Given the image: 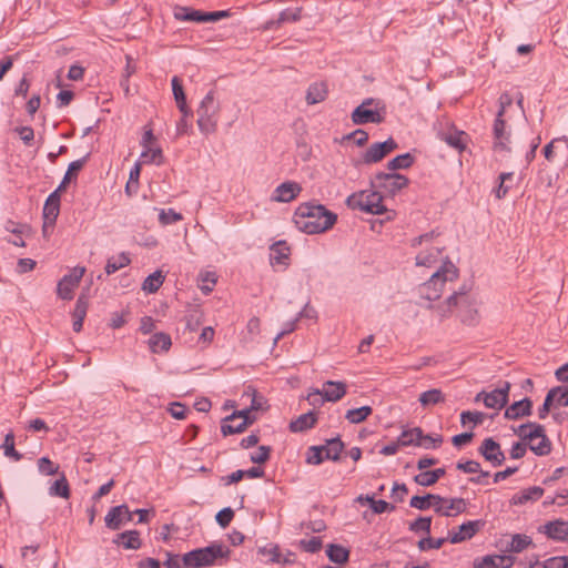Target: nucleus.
<instances>
[{
  "label": "nucleus",
  "instance_id": "obj_31",
  "mask_svg": "<svg viewBox=\"0 0 568 568\" xmlns=\"http://www.w3.org/2000/svg\"><path fill=\"white\" fill-rule=\"evenodd\" d=\"M398 444L400 446H409V445H418L423 446L425 448H429V445L426 443H422V429L420 428H413L409 430H405L400 434L398 437Z\"/></svg>",
  "mask_w": 568,
  "mask_h": 568
},
{
  "label": "nucleus",
  "instance_id": "obj_56",
  "mask_svg": "<svg viewBox=\"0 0 568 568\" xmlns=\"http://www.w3.org/2000/svg\"><path fill=\"white\" fill-rule=\"evenodd\" d=\"M159 220L161 224L169 225L176 223L182 220V215L178 212H175L173 209L169 210H161L159 214Z\"/></svg>",
  "mask_w": 568,
  "mask_h": 568
},
{
  "label": "nucleus",
  "instance_id": "obj_48",
  "mask_svg": "<svg viewBox=\"0 0 568 568\" xmlns=\"http://www.w3.org/2000/svg\"><path fill=\"white\" fill-rule=\"evenodd\" d=\"M199 278V287L206 295L213 291V287L217 281L216 274L214 272L209 271L201 272Z\"/></svg>",
  "mask_w": 568,
  "mask_h": 568
},
{
  "label": "nucleus",
  "instance_id": "obj_60",
  "mask_svg": "<svg viewBox=\"0 0 568 568\" xmlns=\"http://www.w3.org/2000/svg\"><path fill=\"white\" fill-rule=\"evenodd\" d=\"M430 525L432 519L429 517H419L409 525V529L415 532L423 531L429 534Z\"/></svg>",
  "mask_w": 568,
  "mask_h": 568
},
{
  "label": "nucleus",
  "instance_id": "obj_18",
  "mask_svg": "<svg viewBox=\"0 0 568 568\" xmlns=\"http://www.w3.org/2000/svg\"><path fill=\"white\" fill-rule=\"evenodd\" d=\"M132 520V513L128 506L120 505L110 509L105 516V525L110 529H119L123 524Z\"/></svg>",
  "mask_w": 568,
  "mask_h": 568
},
{
  "label": "nucleus",
  "instance_id": "obj_3",
  "mask_svg": "<svg viewBox=\"0 0 568 568\" xmlns=\"http://www.w3.org/2000/svg\"><path fill=\"white\" fill-rule=\"evenodd\" d=\"M458 277V270L450 261H445L442 266L419 287V293L428 301L438 300L446 283L454 282Z\"/></svg>",
  "mask_w": 568,
  "mask_h": 568
},
{
  "label": "nucleus",
  "instance_id": "obj_44",
  "mask_svg": "<svg viewBox=\"0 0 568 568\" xmlns=\"http://www.w3.org/2000/svg\"><path fill=\"white\" fill-rule=\"evenodd\" d=\"M414 163V158L410 153H404L395 156L387 163V169L390 171L408 169Z\"/></svg>",
  "mask_w": 568,
  "mask_h": 568
},
{
  "label": "nucleus",
  "instance_id": "obj_52",
  "mask_svg": "<svg viewBox=\"0 0 568 568\" xmlns=\"http://www.w3.org/2000/svg\"><path fill=\"white\" fill-rule=\"evenodd\" d=\"M432 499H438L437 497H434L433 494H427L425 496H413L409 501V506L412 508H416L419 510H426L430 508V501Z\"/></svg>",
  "mask_w": 568,
  "mask_h": 568
},
{
  "label": "nucleus",
  "instance_id": "obj_2",
  "mask_svg": "<svg viewBox=\"0 0 568 568\" xmlns=\"http://www.w3.org/2000/svg\"><path fill=\"white\" fill-rule=\"evenodd\" d=\"M221 112V101L214 90H210L196 109V123L202 134L209 135L216 131Z\"/></svg>",
  "mask_w": 568,
  "mask_h": 568
},
{
  "label": "nucleus",
  "instance_id": "obj_7",
  "mask_svg": "<svg viewBox=\"0 0 568 568\" xmlns=\"http://www.w3.org/2000/svg\"><path fill=\"white\" fill-rule=\"evenodd\" d=\"M346 204L353 210H359L369 214H382L386 211L383 196L376 190H364L351 194Z\"/></svg>",
  "mask_w": 568,
  "mask_h": 568
},
{
  "label": "nucleus",
  "instance_id": "obj_30",
  "mask_svg": "<svg viewBox=\"0 0 568 568\" xmlns=\"http://www.w3.org/2000/svg\"><path fill=\"white\" fill-rule=\"evenodd\" d=\"M114 542L122 545L125 549H139L141 547L140 534L136 530L121 532Z\"/></svg>",
  "mask_w": 568,
  "mask_h": 568
},
{
  "label": "nucleus",
  "instance_id": "obj_46",
  "mask_svg": "<svg viewBox=\"0 0 568 568\" xmlns=\"http://www.w3.org/2000/svg\"><path fill=\"white\" fill-rule=\"evenodd\" d=\"M530 545H532V539L529 536L516 534L511 537L508 550L513 552H521Z\"/></svg>",
  "mask_w": 568,
  "mask_h": 568
},
{
  "label": "nucleus",
  "instance_id": "obj_57",
  "mask_svg": "<svg viewBox=\"0 0 568 568\" xmlns=\"http://www.w3.org/2000/svg\"><path fill=\"white\" fill-rule=\"evenodd\" d=\"M171 84H172V91H173V95H174V100H175L176 104L183 105L184 102L186 101V97H185L181 80L178 77H173Z\"/></svg>",
  "mask_w": 568,
  "mask_h": 568
},
{
  "label": "nucleus",
  "instance_id": "obj_20",
  "mask_svg": "<svg viewBox=\"0 0 568 568\" xmlns=\"http://www.w3.org/2000/svg\"><path fill=\"white\" fill-rule=\"evenodd\" d=\"M89 307V294L87 292H82L75 303L74 311L72 313L73 323L72 327L73 331L79 333L82 329L83 321L87 316Z\"/></svg>",
  "mask_w": 568,
  "mask_h": 568
},
{
  "label": "nucleus",
  "instance_id": "obj_6",
  "mask_svg": "<svg viewBox=\"0 0 568 568\" xmlns=\"http://www.w3.org/2000/svg\"><path fill=\"white\" fill-rule=\"evenodd\" d=\"M446 305L449 313L454 308L457 310V315L463 324L475 326L479 323L478 310L466 292H455L447 298Z\"/></svg>",
  "mask_w": 568,
  "mask_h": 568
},
{
  "label": "nucleus",
  "instance_id": "obj_23",
  "mask_svg": "<svg viewBox=\"0 0 568 568\" xmlns=\"http://www.w3.org/2000/svg\"><path fill=\"white\" fill-rule=\"evenodd\" d=\"M291 250L285 241H278L270 247V261L272 265L288 264Z\"/></svg>",
  "mask_w": 568,
  "mask_h": 568
},
{
  "label": "nucleus",
  "instance_id": "obj_33",
  "mask_svg": "<svg viewBox=\"0 0 568 568\" xmlns=\"http://www.w3.org/2000/svg\"><path fill=\"white\" fill-rule=\"evenodd\" d=\"M327 95V88L326 84L323 82H316L308 87L307 93H306V101L308 104H316L326 99Z\"/></svg>",
  "mask_w": 568,
  "mask_h": 568
},
{
  "label": "nucleus",
  "instance_id": "obj_38",
  "mask_svg": "<svg viewBox=\"0 0 568 568\" xmlns=\"http://www.w3.org/2000/svg\"><path fill=\"white\" fill-rule=\"evenodd\" d=\"M325 453L326 459L337 460L339 458L341 453L344 449L343 442L337 438H332L326 442L325 445L322 446Z\"/></svg>",
  "mask_w": 568,
  "mask_h": 568
},
{
  "label": "nucleus",
  "instance_id": "obj_5",
  "mask_svg": "<svg viewBox=\"0 0 568 568\" xmlns=\"http://www.w3.org/2000/svg\"><path fill=\"white\" fill-rule=\"evenodd\" d=\"M230 549L221 544H212L205 548H199L183 556V565L187 568H201L211 566L219 558H227Z\"/></svg>",
  "mask_w": 568,
  "mask_h": 568
},
{
  "label": "nucleus",
  "instance_id": "obj_53",
  "mask_svg": "<svg viewBox=\"0 0 568 568\" xmlns=\"http://www.w3.org/2000/svg\"><path fill=\"white\" fill-rule=\"evenodd\" d=\"M301 14H302V8L283 10L280 13L278 19L276 20V24L281 26L284 22L298 21L301 19Z\"/></svg>",
  "mask_w": 568,
  "mask_h": 568
},
{
  "label": "nucleus",
  "instance_id": "obj_40",
  "mask_svg": "<svg viewBox=\"0 0 568 568\" xmlns=\"http://www.w3.org/2000/svg\"><path fill=\"white\" fill-rule=\"evenodd\" d=\"M186 328L195 332L203 323V312L200 307H191L185 315Z\"/></svg>",
  "mask_w": 568,
  "mask_h": 568
},
{
  "label": "nucleus",
  "instance_id": "obj_27",
  "mask_svg": "<svg viewBox=\"0 0 568 568\" xmlns=\"http://www.w3.org/2000/svg\"><path fill=\"white\" fill-rule=\"evenodd\" d=\"M467 503L464 498H446L444 509L439 510L440 516H457L466 511Z\"/></svg>",
  "mask_w": 568,
  "mask_h": 568
},
{
  "label": "nucleus",
  "instance_id": "obj_61",
  "mask_svg": "<svg viewBox=\"0 0 568 568\" xmlns=\"http://www.w3.org/2000/svg\"><path fill=\"white\" fill-rule=\"evenodd\" d=\"M513 176H514V174L511 172L501 173L499 175L500 183H499L498 187L495 191L497 199L500 200V199H503V197H505L507 195L509 186L506 185V181L511 180Z\"/></svg>",
  "mask_w": 568,
  "mask_h": 568
},
{
  "label": "nucleus",
  "instance_id": "obj_45",
  "mask_svg": "<svg viewBox=\"0 0 568 568\" xmlns=\"http://www.w3.org/2000/svg\"><path fill=\"white\" fill-rule=\"evenodd\" d=\"M131 262L130 257L125 253H121L116 257H111L108 260L105 265V272L106 274H113L116 271L121 270L122 267H125Z\"/></svg>",
  "mask_w": 568,
  "mask_h": 568
},
{
  "label": "nucleus",
  "instance_id": "obj_62",
  "mask_svg": "<svg viewBox=\"0 0 568 568\" xmlns=\"http://www.w3.org/2000/svg\"><path fill=\"white\" fill-rule=\"evenodd\" d=\"M233 517H234V511L230 507H227V508H223L222 510H220L216 514L215 519L221 527L225 528L230 525Z\"/></svg>",
  "mask_w": 568,
  "mask_h": 568
},
{
  "label": "nucleus",
  "instance_id": "obj_12",
  "mask_svg": "<svg viewBox=\"0 0 568 568\" xmlns=\"http://www.w3.org/2000/svg\"><path fill=\"white\" fill-rule=\"evenodd\" d=\"M347 392V385L344 382L327 381L323 385V389H316L308 394L307 399L314 404L315 397L322 396L323 400L337 402L342 399Z\"/></svg>",
  "mask_w": 568,
  "mask_h": 568
},
{
  "label": "nucleus",
  "instance_id": "obj_59",
  "mask_svg": "<svg viewBox=\"0 0 568 568\" xmlns=\"http://www.w3.org/2000/svg\"><path fill=\"white\" fill-rule=\"evenodd\" d=\"M538 568H568V556L551 557L545 560Z\"/></svg>",
  "mask_w": 568,
  "mask_h": 568
},
{
  "label": "nucleus",
  "instance_id": "obj_14",
  "mask_svg": "<svg viewBox=\"0 0 568 568\" xmlns=\"http://www.w3.org/2000/svg\"><path fill=\"white\" fill-rule=\"evenodd\" d=\"M372 103L373 99H366L352 112V121L354 124H378L383 122L384 118L377 110H372L367 108Z\"/></svg>",
  "mask_w": 568,
  "mask_h": 568
},
{
  "label": "nucleus",
  "instance_id": "obj_35",
  "mask_svg": "<svg viewBox=\"0 0 568 568\" xmlns=\"http://www.w3.org/2000/svg\"><path fill=\"white\" fill-rule=\"evenodd\" d=\"M172 345L170 335L165 333H156L149 339V346L153 353L168 351Z\"/></svg>",
  "mask_w": 568,
  "mask_h": 568
},
{
  "label": "nucleus",
  "instance_id": "obj_10",
  "mask_svg": "<svg viewBox=\"0 0 568 568\" xmlns=\"http://www.w3.org/2000/svg\"><path fill=\"white\" fill-rule=\"evenodd\" d=\"M409 180L398 173H385L378 172L375 174L372 185L376 189H381L384 192L395 195L403 189L407 187Z\"/></svg>",
  "mask_w": 568,
  "mask_h": 568
},
{
  "label": "nucleus",
  "instance_id": "obj_36",
  "mask_svg": "<svg viewBox=\"0 0 568 568\" xmlns=\"http://www.w3.org/2000/svg\"><path fill=\"white\" fill-rule=\"evenodd\" d=\"M465 138L466 134L463 131L442 133V140L458 151H463L466 148Z\"/></svg>",
  "mask_w": 568,
  "mask_h": 568
},
{
  "label": "nucleus",
  "instance_id": "obj_51",
  "mask_svg": "<svg viewBox=\"0 0 568 568\" xmlns=\"http://www.w3.org/2000/svg\"><path fill=\"white\" fill-rule=\"evenodd\" d=\"M38 469L42 475L52 476L59 473V465L51 462L48 457L38 459Z\"/></svg>",
  "mask_w": 568,
  "mask_h": 568
},
{
  "label": "nucleus",
  "instance_id": "obj_58",
  "mask_svg": "<svg viewBox=\"0 0 568 568\" xmlns=\"http://www.w3.org/2000/svg\"><path fill=\"white\" fill-rule=\"evenodd\" d=\"M258 552L268 558L271 562H281L282 557L280 552V547L277 545H270L263 548H260Z\"/></svg>",
  "mask_w": 568,
  "mask_h": 568
},
{
  "label": "nucleus",
  "instance_id": "obj_22",
  "mask_svg": "<svg viewBox=\"0 0 568 568\" xmlns=\"http://www.w3.org/2000/svg\"><path fill=\"white\" fill-rule=\"evenodd\" d=\"M480 526L481 524L479 520L464 523L458 527L457 531L449 534L448 539L452 544H459L468 540L479 530Z\"/></svg>",
  "mask_w": 568,
  "mask_h": 568
},
{
  "label": "nucleus",
  "instance_id": "obj_16",
  "mask_svg": "<svg viewBox=\"0 0 568 568\" xmlns=\"http://www.w3.org/2000/svg\"><path fill=\"white\" fill-rule=\"evenodd\" d=\"M509 390L510 383L505 382L499 388L493 389L491 392H487L484 405L487 408L500 410L508 403Z\"/></svg>",
  "mask_w": 568,
  "mask_h": 568
},
{
  "label": "nucleus",
  "instance_id": "obj_28",
  "mask_svg": "<svg viewBox=\"0 0 568 568\" xmlns=\"http://www.w3.org/2000/svg\"><path fill=\"white\" fill-rule=\"evenodd\" d=\"M174 18L180 21L206 22V12L178 7L174 10Z\"/></svg>",
  "mask_w": 568,
  "mask_h": 568
},
{
  "label": "nucleus",
  "instance_id": "obj_55",
  "mask_svg": "<svg viewBox=\"0 0 568 568\" xmlns=\"http://www.w3.org/2000/svg\"><path fill=\"white\" fill-rule=\"evenodd\" d=\"M325 458V453L322 446H312L308 449L306 462L312 465L321 464Z\"/></svg>",
  "mask_w": 568,
  "mask_h": 568
},
{
  "label": "nucleus",
  "instance_id": "obj_24",
  "mask_svg": "<svg viewBox=\"0 0 568 568\" xmlns=\"http://www.w3.org/2000/svg\"><path fill=\"white\" fill-rule=\"evenodd\" d=\"M544 532L554 540L568 541V521H549L544 526Z\"/></svg>",
  "mask_w": 568,
  "mask_h": 568
},
{
  "label": "nucleus",
  "instance_id": "obj_15",
  "mask_svg": "<svg viewBox=\"0 0 568 568\" xmlns=\"http://www.w3.org/2000/svg\"><path fill=\"white\" fill-rule=\"evenodd\" d=\"M494 149L496 151L509 152L510 132L507 131L503 116H496L493 125Z\"/></svg>",
  "mask_w": 568,
  "mask_h": 568
},
{
  "label": "nucleus",
  "instance_id": "obj_37",
  "mask_svg": "<svg viewBox=\"0 0 568 568\" xmlns=\"http://www.w3.org/2000/svg\"><path fill=\"white\" fill-rule=\"evenodd\" d=\"M164 278L162 271H155L144 280L142 290L146 293H155L163 284Z\"/></svg>",
  "mask_w": 568,
  "mask_h": 568
},
{
  "label": "nucleus",
  "instance_id": "obj_64",
  "mask_svg": "<svg viewBox=\"0 0 568 568\" xmlns=\"http://www.w3.org/2000/svg\"><path fill=\"white\" fill-rule=\"evenodd\" d=\"M271 448L268 446H260L257 452L251 455V462L255 464H264L270 458Z\"/></svg>",
  "mask_w": 568,
  "mask_h": 568
},
{
  "label": "nucleus",
  "instance_id": "obj_26",
  "mask_svg": "<svg viewBox=\"0 0 568 568\" xmlns=\"http://www.w3.org/2000/svg\"><path fill=\"white\" fill-rule=\"evenodd\" d=\"M59 207L60 194H58V191H54L48 196L43 206V216L45 221L54 223L59 215Z\"/></svg>",
  "mask_w": 568,
  "mask_h": 568
},
{
  "label": "nucleus",
  "instance_id": "obj_8",
  "mask_svg": "<svg viewBox=\"0 0 568 568\" xmlns=\"http://www.w3.org/2000/svg\"><path fill=\"white\" fill-rule=\"evenodd\" d=\"M260 408L256 399L252 398L250 408L234 412L232 415L225 417L222 422L221 432L224 436L239 434L245 430V428L254 422V417L251 416L253 410Z\"/></svg>",
  "mask_w": 568,
  "mask_h": 568
},
{
  "label": "nucleus",
  "instance_id": "obj_9",
  "mask_svg": "<svg viewBox=\"0 0 568 568\" xmlns=\"http://www.w3.org/2000/svg\"><path fill=\"white\" fill-rule=\"evenodd\" d=\"M429 244L425 251H422L416 256V264L422 266H432L435 264L443 253V242L438 240V235L435 236L434 232L420 235L414 240L413 245Z\"/></svg>",
  "mask_w": 568,
  "mask_h": 568
},
{
  "label": "nucleus",
  "instance_id": "obj_49",
  "mask_svg": "<svg viewBox=\"0 0 568 568\" xmlns=\"http://www.w3.org/2000/svg\"><path fill=\"white\" fill-rule=\"evenodd\" d=\"M485 419V414L481 412H470L465 410L460 414V423L463 426H467L469 424L474 426L481 424Z\"/></svg>",
  "mask_w": 568,
  "mask_h": 568
},
{
  "label": "nucleus",
  "instance_id": "obj_39",
  "mask_svg": "<svg viewBox=\"0 0 568 568\" xmlns=\"http://www.w3.org/2000/svg\"><path fill=\"white\" fill-rule=\"evenodd\" d=\"M49 494L65 499L70 497V486L64 474L49 487Z\"/></svg>",
  "mask_w": 568,
  "mask_h": 568
},
{
  "label": "nucleus",
  "instance_id": "obj_47",
  "mask_svg": "<svg viewBox=\"0 0 568 568\" xmlns=\"http://www.w3.org/2000/svg\"><path fill=\"white\" fill-rule=\"evenodd\" d=\"M2 448L6 457L12 458L16 462L22 458V455L14 448V435L12 432H9L4 436Z\"/></svg>",
  "mask_w": 568,
  "mask_h": 568
},
{
  "label": "nucleus",
  "instance_id": "obj_1",
  "mask_svg": "<svg viewBox=\"0 0 568 568\" xmlns=\"http://www.w3.org/2000/svg\"><path fill=\"white\" fill-rule=\"evenodd\" d=\"M293 221L300 231L318 234L332 229L337 215L322 204L302 203L295 210Z\"/></svg>",
  "mask_w": 568,
  "mask_h": 568
},
{
  "label": "nucleus",
  "instance_id": "obj_11",
  "mask_svg": "<svg viewBox=\"0 0 568 568\" xmlns=\"http://www.w3.org/2000/svg\"><path fill=\"white\" fill-rule=\"evenodd\" d=\"M85 273V267L75 266L69 274H65L58 283L57 294L60 298L70 301L73 298V292L78 287Z\"/></svg>",
  "mask_w": 568,
  "mask_h": 568
},
{
  "label": "nucleus",
  "instance_id": "obj_43",
  "mask_svg": "<svg viewBox=\"0 0 568 568\" xmlns=\"http://www.w3.org/2000/svg\"><path fill=\"white\" fill-rule=\"evenodd\" d=\"M327 557L331 561L336 564H345L348 560V550L339 545H329L326 550Z\"/></svg>",
  "mask_w": 568,
  "mask_h": 568
},
{
  "label": "nucleus",
  "instance_id": "obj_17",
  "mask_svg": "<svg viewBox=\"0 0 568 568\" xmlns=\"http://www.w3.org/2000/svg\"><path fill=\"white\" fill-rule=\"evenodd\" d=\"M479 453L487 462L491 463L493 466H500L505 460L500 445L490 437L484 439L479 447Z\"/></svg>",
  "mask_w": 568,
  "mask_h": 568
},
{
  "label": "nucleus",
  "instance_id": "obj_63",
  "mask_svg": "<svg viewBox=\"0 0 568 568\" xmlns=\"http://www.w3.org/2000/svg\"><path fill=\"white\" fill-rule=\"evenodd\" d=\"M301 546L307 552H316L322 548V540L318 537H311L301 540Z\"/></svg>",
  "mask_w": 568,
  "mask_h": 568
},
{
  "label": "nucleus",
  "instance_id": "obj_29",
  "mask_svg": "<svg viewBox=\"0 0 568 568\" xmlns=\"http://www.w3.org/2000/svg\"><path fill=\"white\" fill-rule=\"evenodd\" d=\"M316 423V415L308 412L298 416L295 420L290 423V429L293 433H300L312 428Z\"/></svg>",
  "mask_w": 568,
  "mask_h": 568
},
{
  "label": "nucleus",
  "instance_id": "obj_21",
  "mask_svg": "<svg viewBox=\"0 0 568 568\" xmlns=\"http://www.w3.org/2000/svg\"><path fill=\"white\" fill-rule=\"evenodd\" d=\"M514 565L511 556L490 555L477 559L474 564L475 568H509Z\"/></svg>",
  "mask_w": 568,
  "mask_h": 568
},
{
  "label": "nucleus",
  "instance_id": "obj_32",
  "mask_svg": "<svg viewBox=\"0 0 568 568\" xmlns=\"http://www.w3.org/2000/svg\"><path fill=\"white\" fill-rule=\"evenodd\" d=\"M140 162L143 164H156L160 165L163 163V153L160 146L149 145V148H143V151L140 154Z\"/></svg>",
  "mask_w": 568,
  "mask_h": 568
},
{
  "label": "nucleus",
  "instance_id": "obj_4",
  "mask_svg": "<svg viewBox=\"0 0 568 568\" xmlns=\"http://www.w3.org/2000/svg\"><path fill=\"white\" fill-rule=\"evenodd\" d=\"M524 442L527 443L529 449L537 456H546L551 450V442L546 435L545 427L536 423H527L514 429Z\"/></svg>",
  "mask_w": 568,
  "mask_h": 568
},
{
  "label": "nucleus",
  "instance_id": "obj_34",
  "mask_svg": "<svg viewBox=\"0 0 568 568\" xmlns=\"http://www.w3.org/2000/svg\"><path fill=\"white\" fill-rule=\"evenodd\" d=\"M544 495V489L539 486H532L527 489L520 491V494L514 497L515 504H525L527 501H535L541 498Z\"/></svg>",
  "mask_w": 568,
  "mask_h": 568
},
{
  "label": "nucleus",
  "instance_id": "obj_50",
  "mask_svg": "<svg viewBox=\"0 0 568 568\" xmlns=\"http://www.w3.org/2000/svg\"><path fill=\"white\" fill-rule=\"evenodd\" d=\"M558 390H560L559 386L554 387L546 395V398L544 400L542 406L538 409V416H539L540 419L546 418L547 415L549 414L550 407H551V405H552V403L555 400V397L558 394Z\"/></svg>",
  "mask_w": 568,
  "mask_h": 568
},
{
  "label": "nucleus",
  "instance_id": "obj_13",
  "mask_svg": "<svg viewBox=\"0 0 568 568\" xmlns=\"http://www.w3.org/2000/svg\"><path fill=\"white\" fill-rule=\"evenodd\" d=\"M395 149H397V143L392 138L384 142L373 143L363 154V162L366 164L377 163Z\"/></svg>",
  "mask_w": 568,
  "mask_h": 568
},
{
  "label": "nucleus",
  "instance_id": "obj_41",
  "mask_svg": "<svg viewBox=\"0 0 568 568\" xmlns=\"http://www.w3.org/2000/svg\"><path fill=\"white\" fill-rule=\"evenodd\" d=\"M422 406L436 405L445 400L443 392L438 388L426 390L419 395L418 398Z\"/></svg>",
  "mask_w": 568,
  "mask_h": 568
},
{
  "label": "nucleus",
  "instance_id": "obj_25",
  "mask_svg": "<svg viewBox=\"0 0 568 568\" xmlns=\"http://www.w3.org/2000/svg\"><path fill=\"white\" fill-rule=\"evenodd\" d=\"M532 402L529 398L515 402L505 410V418L518 419L531 414Z\"/></svg>",
  "mask_w": 568,
  "mask_h": 568
},
{
  "label": "nucleus",
  "instance_id": "obj_19",
  "mask_svg": "<svg viewBox=\"0 0 568 568\" xmlns=\"http://www.w3.org/2000/svg\"><path fill=\"white\" fill-rule=\"evenodd\" d=\"M302 186L293 181H287L280 184L273 195L275 202L287 203L293 201L301 193Z\"/></svg>",
  "mask_w": 568,
  "mask_h": 568
},
{
  "label": "nucleus",
  "instance_id": "obj_42",
  "mask_svg": "<svg viewBox=\"0 0 568 568\" xmlns=\"http://www.w3.org/2000/svg\"><path fill=\"white\" fill-rule=\"evenodd\" d=\"M373 412L371 406H362L358 408L348 409L345 414V418L351 424H359L364 422Z\"/></svg>",
  "mask_w": 568,
  "mask_h": 568
},
{
  "label": "nucleus",
  "instance_id": "obj_54",
  "mask_svg": "<svg viewBox=\"0 0 568 568\" xmlns=\"http://www.w3.org/2000/svg\"><path fill=\"white\" fill-rule=\"evenodd\" d=\"M88 158H89V154H87L82 159L75 160L69 164L68 170L64 174L65 181H71L72 179L77 178L78 172L84 166Z\"/></svg>",
  "mask_w": 568,
  "mask_h": 568
}]
</instances>
